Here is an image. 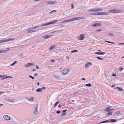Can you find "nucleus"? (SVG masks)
<instances>
[{"mask_svg":"<svg viewBox=\"0 0 124 124\" xmlns=\"http://www.w3.org/2000/svg\"><path fill=\"white\" fill-rule=\"evenodd\" d=\"M109 13V12H97L96 13H91L90 14V15H108Z\"/></svg>","mask_w":124,"mask_h":124,"instance_id":"obj_1","label":"nucleus"},{"mask_svg":"<svg viewBox=\"0 0 124 124\" xmlns=\"http://www.w3.org/2000/svg\"><path fill=\"white\" fill-rule=\"evenodd\" d=\"M58 21V20H55L53 21H51L50 22H48L46 23L42 24L41 25V26H47L50 24H54Z\"/></svg>","mask_w":124,"mask_h":124,"instance_id":"obj_2","label":"nucleus"},{"mask_svg":"<svg viewBox=\"0 0 124 124\" xmlns=\"http://www.w3.org/2000/svg\"><path fill=\"white\" fill-rule=\"evenodd\" d=\"M14 39V38H10L8 39H2L0 40V43H1L4 42H7L8 41H10L12 40H13Z\"/></svg>","mask_w":124,"mask_h":124,"instance_id":"obj_3","label":"nucleus"},{"mask_svg":"<svg viewBox=\"0 0 124 124\" xmlns=\"http://www.w3.org/2000/svg\"><path fill=\"white\" fill-rule=\"evenodd\" d=\"M1 80H3L5 79L9 78H13L12 77L9 76H8L5 75H2V77H1Z\"/></svg>","mask_w":124,"mask_h":124,"instance_id":"obj_4","label":"nucleus"},{"mask_svg":"<svg viewBox=\"0 0 124 124\" xmlns=\"http://www.w3.org/2000/svg\"><path fill=\"white\" fill-rule=\"evenodd\" d=\"M78 38V39L80 40H83L84 38V35L80 34Z\"/></svg>","mask_w":124,"mask_h":124,"instance_id":"obj_5","label":"nucleus"},{"mask_svg":"<svg viewBox=\"0 0 124 124\" xmlns=\"http://www.w3.org/2000/svg\"><path fill=\"white\" fill-rule=\"evenodd\" d=\"M34 65L35 64L34 62H33V63H28L26 64H25L24 65V66L26 67H28L31 65Z\"/></svg>","mask_w":124,"mask_h":124,"instance_id":"obj_6","label":"nucleus"},{"mask_svg":"<svg viewBox=\"0 0 124 124\" xmlns=\"http://www.w3.org/2000/svg\"><path fill=\"white\" fill-rule=\"evenodd\" d=\"M69 70V69H67L64 70L61 73L62 74H63V75L66 74H67Z\"/></svg>","mask_w":124,"mask_h":124,"instance_id":"obj_7","label":"nucleus"},{"mask_svg":"<svg viewBox=\"0 0 124 124\" xmlns=\"http://www.w3.org/2000/svg\"><path fill=\"white\" fill-rule=\"evenodd\" d=\"M3 118L4 119L7 120H9L10 119V116L8 115H4L3 116Z\"/></svg>","mask_w":124,"mask_h":124,"instance_id":"obj_8","label":"nucleus"},{"mask_svg":"<svg viewBox=\"0 0 124 124\" xmlns=\"http://www.w3.org/2000/svg\"><path fill=\"white\" fill-rule=\"evenodd\" d=\"M101 25V24L100 23H96L93 24L91 25V26L93 27H95L97 26H99Z\"/></svg>","mask_w":124,"mask_h":124,"instance_id":"obj_9","label":"nucleus"},{"mask_svg":"<svg viewBox=\"0 0 124 124\" xmlns=\"http://www.w3.org/2000/svg\"><path fill=\"white\" fill-rule=\"evenodd\" d=\"M5 100L8 102H14L15 101V100L14 99L10 100L8 98L5 99Z\"/></svg>","mask_w":124,"mask_h":124,"instance_id":"obj_10","label":"nucleus"},{"mask_svg":"<svg viewBox=\"0 0 124 124\" xmlns=\"http://www.w3.org/2000/svg\"><path fill=\"white\" fill-rule=\"evenodd\" d=\"M92 64V63L91 62H88L86 63L85 64V68H88L89 67V65H91Z\"/></svg>","mask_w":124,"mask_h":124,"instance_id":"obj_11","label":"nucleus"},{"mask_svg":"<svg viewBox=\"0 0 124 124\" xmlns=\"http://www.w3.org/2000/svg\"><path fill=\"white\" fill-rule=\"evenodd\" d=\"M110 108V107H108L106 108V109L104 110V111L110 112L114 110L113 109H109Z\"/></svg>","mask_w":124,"mask_h":124,"instance_id":"obj_12","label":"nucleus"},{"mask_svg":"<svg viewBox=\"0 0 124 124\" xmlns=\"http://www.w3.org/2000/svg\"><path fill=\"white\" fill-rule=\"evenodd\" d=\"M113 13H120L121 12L120 10L113 9Z\"/></svg>","mask_w":124,"mask_h":124,"instance_id":"obj_13","label":"nucleus"},{"mask_svg":"<svg viewBox=\"0 0 124 124\" xmlns=\"http://www.w3.org/2000/svg\"><path fill=\"white\" fill-rule=\"evenodd\" d=\"M47 3L48 4H51L53 5L54 4H56L57 2L56 1H50L47 2Z\"/></svg>","mask_w":124,"mask_h":124,"instance_id":"obj_14","label":"nucleus"},{"mask_svg":"<svg viewBox=\"0 0 124 124\" xmlns=\"http://www.w3.org/2000/svg\"><path fill=\"white\" fill-rule=\"evenodd\" d=\"M95 54H97L98 55H103L105 54V53L104 52H97L94 53Z\"/></svg>","mask_w":124,"mask_h":124,"instance_id":"obj_15","label":"nucleus"},{"mask_svg":"<svg viewBox=\"0 0 124 124\" xmlns=\"http://www.w3.org/2000/svg\"><path fill=\"white\" fill-rule=\"evenodd\" d=\"M74 18L75 20H78L79 19H82L85 18L84 17H75Z\"/></svg>","mask_w":124,"mask_h":124,"instance_id":"obj_16","label":"nucleus"},{"mask_svg":"<svg viewBox=\"0 0 124 124\" xmlns=\"http://www.w3.org/2000/svg\"><path fill=\"white\" fill-rule=\"evenodd\" d=\"M38 104H37L35 108V111H34V114H37V111H38L37 109L38 108Z\"/></svg>","mask_w":124,"mask_h":124,"instance_id":"obj_17","label":"nucleus"},{"mask_svg":"<svg viewBox=\"0 0 124 124\" xmlns=\"http://www.w3.org/2000/svg\"><path fill=\"white\" fill-rule=\"evenodd\" d=\"M53 36L52 35H50V36H49L48 35H45L44 37L43 38L44 39H47L49 38L51 36Z\"/></svg>","mask_w":124,"mask_h":124,"instance_id":"obj_18","label":"nucleus"},{"mask_svg":"<svg viewBox=\"0 0 124 124\" xmlns=\"http://www.w3.org/2000/svg\"><path fill=\"white\" fill-rule=\"evenodd\" d=\"M109 122V120H106L102 121L100 123V124H101L104 123Z\"/></svg>","mask_w":124,"mask_h":124,"instance_id":"obj_19","label":"nucleus"},{"mask_svg":"<svg viewBox=\"0 0 124 124\" xmlns=\"http://www.w3.org/2000/svg\"><path fill=\"white\" fill-rule=\"evenodd\" d=\"M53 77L55 78L56 79H58L59 78H60V77L59 76L57 75H54L53 76Z\"/></svg>","mask_w":124,"mask_h":124,"instance_id":"obj_20","label":"nucleus"},{"mask_svg":"<svg viewBox=\"0 0 124 124\" xmlns=\"http://www.w3.org/2000/svg\"><path fill=\"white\" fill-rule=\"evenodd\" d=\"M116 88H117L120 91H121L122 92L123 91V89H122L121 87H116Z\"/></svg>","mask_w":124,"mask_h":124,"instance_id":"obj_21","label":"nucleus"},{"mask_svg":"<svg viewBox=\"0 0 124 124\" xmlns=\"http://www.w3.org/2000/svg\"><path fill=\"white\" fill-rule=\"evenodd\" d=\"M109 122H116L117 120L115 119H109Z\"/></svg>","mask_w":124,"mask_h":124,"instance_id":"obj_22","label":"nucleus"},{"mask_svg":"<svg viewBox=\"0 0 124 124\" xmlns=\"http://www.w3.org/2000/svg\"><path fill=\"white\" fill-rule=\"evenodd\" d=\"M36 91L37 92H41L42 91V89H41V88H39L37 89L36 90Z\"/></svg>","mask_w":124,"mask_h":124,"instance_id":"obj_23","label":"nucleus"},{"mask_svg":"<svg viewBox=\"0 0 124 124\" xmlns=\"http://www.w3.org/2000/svg\"><path fill=\"white\" fill-rule=\"evenodd\" d=\"M56 47L57 46H52L50 48V50H51L52 49Z\"/></svg>","mask_w":124,"mask_h":124,"instance_id":"obj_24","label":"nucleus"},{"mask_svg":"<svg viewBox=\"0 0 124 124\" xmlns=\"http://www.w3.org/2000/svg\"><path fill=\"white\" fill-rule=\"evenodd\" d=\"M96 9V12L100 11H102V9L100 8H98L97 9Z\"/></svg>","mask_w":124,"mask_h":124,"instance_id":"obj_25","label":"nucleus"},{"mask_svg":"<svg viewBox=\"0 0 124 124\" xmlns=\"http://www.w3.org/2000/svg\"><path fill=\"white\" fill-rule=\"evenodd\" d=\"M88 11L89 12L93 11L94 12H96V9H91L88 10Z\"/></svg>","mask_w":124,"mask_h":124,"instance_id":"obj_26","label":"nucleus"},{"mask_svg":"<svg viewBox=\"0 0 124 124\" xmlns=\"http://www.w3.org/2000/svg\"><path fill=\"white\" fill-rule=\"evenodd\" d=\"M57 11V10H52L49 13L50 14H51L53 13H54L55 12H56Z\"/></svg>","mask_w":124,"mask_h":124,"instance_id":"obj_27","label":"nucleus"},{"mask_svg":"<svg viewBox=\"0 0 124 124\" xmlns=\"http://www.w3.org/2000/svg\"><path fill=\"white\" fill-rule=\"evenodd\" d=\"M120 111H117L116 112L114 113L115 115H115H118V114H119L120 113Z\"/></svg>","mask_w":124,"mask_h":124,"instance_id":"obj_28","label":"nucleus"},{"mask_svg":"<svg viewBox=\"0 0 124 124\" xmlns=\"http://www.w3.org/2000/svg\"><path fill=\"white\" fill-rule=\"evenodd\" d=\"M17 61H15L14 62L12 63L10 65L11 66H13L15 64H16Z\"/></svg>","mask_w":124,"mask_h":124,"instance_id":"obj_29","label":"nucleus"},{"mask_svg":"<svg viewBox=\"0 0 124 124\" xmlns=\"http://www.w3.org/2000/svg\"><path fill=\"white\" fill-rule=\"evenodd\" d=\"M85 86H86L91 87L92 86V85L91 84L89 83V84H86L85 85Z\"/></svg>","mask_w":124,"mask_h":124,"instance_id":"obj_30","label":"nucleus"},{"mask_svg":"<svg viewBox=\"0 0 124 124\" xmlns=\"http://www.w3.org/2000/svg\"><path fill=\"white\" fill-rule=\"evenodd\" d=\"M60 102V101H57L56 102L55 104H54V107H55L58 104V103Z\"/></svg>","mask_w":124,"mask_h":124,"instance_id":"obj_31","label":"nucleus"},{"mask_svg":"<svg viewBox=\"0 0 124 124\" xmlns=\"http://www.w3.org/2000/svg\"><path fill=\"white\" fill-rule=\"evenodd\" d=\"M70 21V20H67L63 21L62 22V23H66V22H69Z\"/></svg>","mask_w":124,"mask_h":124,"instance_id":"obj_32","label":"nucleus"},{"mask_svg":"<svg viewBox=\"0 0 124 124\" xmlns=\"http://www.w3.org/2000/svg\"><path fill=\"white\" fill-rule=\"evenodd\" d=\"M39 27V26H35L34 27H33L31 28L30 29H35L37 27Z\"/></svg>","mask_w":124,"mask_h":124,"instance_id":"obj_33","label":"nucleus"},{"mask_svg":"<svg viewBox=\"0 0 124 124\" xmlns=\"http://www.w3.org/2000/svg\"><path fill=\"white\" fill-rule=\"evenodd\" d=\"M34 99V98L33 97H32L30 98H29L28 99V100L30 101H33Z\"/></svg>","mask_w":124,"mask_h":124,"instance_id":"obj_34","label":"nucleus"},{"mask_svg":"<svg viewBox=\"0 0 124 124\" xmlns=\"http://www.w3.org/2000/svg\"><path fill=\"white\" fill-rule=\"evenodd\" d=\"M33 31L32 30H28L26 32L27 33H30V32H33Z\"/></svg>","mask_w":124,"mask_h":124,"instance_id":"obj_35","label":"nucleus"},{"mask_svg":"<svg viewBox=\"0 0 124 124\" xmlns=\"http://www.w3.org/2000/svg\"><path fill=\"white\" fill-rule=\"evenodd\" d=\"M112 114V112H108L106 114V115L107 116L108 115H111Z\"/></svg>","mask_w":124,"mask_h":124,"instance_id":"obj_36","label":"nucleus"},{"mask_svg":"<svg viewBox=\"0 0 124 124\" xmlns=\"http://www.w3.org/2000/svg\"><path fill=\"white\" fill-rule=\"evenodd\" d=\"M95 57L97 58L99 60H103L104 59H103L99 57Z\"/></svg>","mask_w":124,"mask_h":124,"instance_id":"obj_37","label":"nucleus"},{"mask_svg":"<svg viewBox=\"0 0 124 124\" xmlns=\"http://www.w3.org/2000/svg\"><path fill=\"white\" fill-rule=\"evenodd\" d=\"M78 52V51L77 50H73L71 51V52L72 53H73L74 52Z\"/></svg>","mask_w":124,"mask_h":124,"instance_id":"obj_38","label":"nucleus"},{"mask_svg":"<svg viewBox=\"0 0 124 124\" xmlns=\"http://www.w3.org/2000/svg\"><path fill=\"white\" fill-rule=\"evenodd\" d=\"M108 35H109V36H114V34H113V33H109V34Z\"/></svg>","mask_w":124,"mask_h":124,"instance_id":"obj_39","label":"nucleus"},{"mask_svg":"<svg viewBox=\"0 0 124 124\" xmlns=\"http://www.w3.org/2000/svg\"><path fill=\"white\" fill-rule=\"evenodd\" d=\"M29 77L30 78H31L32 79H34L35 78L34 77L30 75H29Z\"/></svg>","mask_w":124,"mask_h":124,"instance_id":"obj_40","label":"nucleus"},{"mask_svg":"<svg viewBox=\"0 0 124 124\" xmlns=\"http://www.w3.org/2000/svg\"><path fill=\"white\" fill-rule=\"evenodd\" d=\"M70 21H73L75 20L74 18H72L70 20Z\"/></svg>","mask_w":124,"mask_h":124,"instance_id":"obj_41","label":"nucleus"},{"mask_svg":"<svg viewBox=\"0 0 124 124\" xmlns=\"http://www.w3.org/2000/svg\"><path fill=\"white\" fill-rule=\"evenodd\" d=\"M5 51H6L3 50H0V54L4 53L5 52Z\"/></svg>","mask_w":124,"mask_h":124,"instance_id":"obj_42","label":"nucleus"},{"mask_svg":"<svg viewBox=\"0 0 124 124\" xmlns=\"http://www.w3.org/2000/svg\"><path fill=\"white\" fill-rule=\"evenodd\" d=\"M112 76L113 77H115V76H116V74L114 73V74H112Z\"/></svg>","mask_w":124,"mask_h":124,"instance_id":"obj_43","label":"nucleus"},{"mask_svg":"<svg viewBox=\"0 0 124 124\" xmlns=\"http://www.w3.org/2000/svg\"><path fill=\"white\" fill-rule=\"evenodd\" d=\"M102 31V30L101 29H99L96 30V31Z\"/></svg>","mask_w":124,"mask_h":124,"instance_id":"obj_44","label":"nucleus"},{"mask_svg":"<svg viewBox=\"0 0 124 124\" xmlns=\"http://www.w3.org/2000/svg\"><path fill=\"white\" fill-rule=\"evenodd\" d=\"M66 114V112L64 113H62L61 115V116H64V115H65Z\"/></svg>","mask_w":124,"mask_h":124,"instance_id":"obj_45","label":"nucleus"},{"mask_svg":"<svg viewBox=\"0 0 124 124\" xmlns=\"http://www.w3.org/2000/svg\"><path fill=\"white\" fill-rule=\"evenodd\" d=\"M118 45H124V43H118Z\"/></svg>","mask_w":124,"mask_h":124,"instance_id":"obj_46","label":"nucleus"},{"mask_svg":"<svg viewBox=\"0 0 124 124\" xmlns=\"http://www.w3.org/2000/svg\"><path fill=\"white\" fill-rule=\"evenodd\" d=\"M41 88L42 89V91L43 90H44L46 89V87L45 86H43Z\"/></svg>","mask_w":124,"mask_h":124,"instance_id":"obj_47","label":"nucleus"},{"mask_svg":"<svg viewBox=\"0 0 124 124\" xmlns=\"http://www.w3.org/2000/svg\"><path fill=\"white\" fill-rule=\"evenodd\" d=\"M109 12H111V13H113V9L109 10Z\"/></svg>","mask_w":124,"mask_h":124,"instance_id":"obj_48","label":"nucleus"},{"mask_svg":"<svg viewBox=\"0 0 124 124\" xmlns=\"http://www.w3.org/2000/svg\"><path fill=\"white\" fill-rule=\"evenodd\" d=\"M61 111H58L56 112V113L57 114H59L61 113Z\"/></svg>","mask_w":124,"mask_h":124,"instance_id":"obj_49","label":"nucleus"},{"mask_svg":"<svg viewBox=\"0 0 124 124\" xmlns=\"http://www.w3.org/2000/svg\"><path fill=\"white\" fill-rule=\"evenodd\" d=\"M67 111V110L66 109H65L64 110H62V112L64 113V112H65L66 111Z\"/></svg>","mask_w":124,"mask_h":124,"instance_id":"obj_50","label":"nucleus"},{"mask_svg":"<svg viewBox=\"0 0 124 124\" xmlns=\"http://www.w3.org/2000/svg\"><path fill=\"white\" fill-rule=\"evenodd\" d=\"M71 8L72 9L74 8V6L73 4H71Z\"/></svg>","mask_w":124,"mask_h":124,"instance_id":"obj_51","label":"nucleus"},{"mask_svg":"<svg viewBox=\"0 0 124 124\" xmlns=\"http://www.w3.org/2000/svg\"><path fill=\"white\" fill-rule=\"evenodd\" d=\"M51 61L52 62H55V61L54 59H51Z\"/></svg>","mask_w":124,"mask_h":124,"instance_id":"obj_52","label":"nucleus"},{"mask_svg":"<svg viewBox=\"0 0 124 124\" xmlns=\"http://www.w3.org/2000/svg\"><path fill=\"white\" fill-rule=\"evenodd\" d=\"M5 93L1 91H0V95L4 93Z\"/></svg>","mask_w":124,"mask_h":124,"instance_id":"obj_53","label":"nucleus"},{"mask_svg":"<svg viewBox=\"0 0 124 124\" xmlns=\"http://www.w3.org/2000/svg\"><path fill=\"white\" fill-rule=\"evenodd\" d=\"M123 69V68L122 67H120L119 68V70L120 71H121Z\"/></svg>","mask_w":124,"mask_h":124,"instance_id":"obj_54","label":"nucleus"},{"mask_svg":"<svg viewBox=\"0 0 124 124\" xmlns=\"http://www.w3.org/2000/svg\"><path fill=\"white\" fill-rule=\"evenodd\" d=\"M36 67L37 69H38L39 68V67L37 65H36Z\"/></svg>","mask_w":124,"mask_h":124,"instance_id":"obj_55","label":"nucleus"},{"mask_svg":"<svg viewBox=\"0 0 124 124\" xmlns=\"http://www.w3.org/2000/svg\"><path fill=\"white\" fill-rule=\"evenodd\" d=\"M37 75V73L34 74V76L35 77Z\"/></svg>","mask_w":124,"mask_h":124,"instance_id":"obj_56","label":"nucleus"},{"mask_svg":"<svg viewBox=\"0 0 124 124\" xmlns=\"http://www.w3.org/2000/svg\"><path fill=\"white\" fill-rule=\"evenodd\" d=\"M109 43H111V44H114L115 43L109 41Z\"/></svg>","mask_w":124,"mask_h":124,"instance_id":"obj_57","label":"nucleus"},{"mask_svg":"<svg viewBox=\"0 0 124 124\" xmlns=\"http://www.w3.org/2000/svg\"><path fill=\"white\" fill-rule=\"evenodd\" d=\"M56 31H53L52 32V34L54 33Z\"/></svg>","mask_w":124,"mask_h":124,"instance_id":"obj_58","label":"nucleus"},{"mask_svg":"<svg viewBox=\"0 0 124 124\" xmlns=\"http://www.w3.org/2000/svg\"><path fill=\"white\" fill-rule=\"evenodd\" d=\"M61 106L59 104L58 106V107L59 108H60L61 107Z\"/></svg>","mask_w":124,"mask_h":124,"instance_id":"obj_59","label":"nucleus"},{"mask_svg":"<svg viewBox=\"0 0 124 124\" xmlns=\"http://www.w3.org/2000/svg\"><path fill=\"white\" fill-rule=\"evenodd\" d=\"M3 105V104H0V107Z\"/></svg>","mask_w":124,"mask_h":124,"instance_id":"obj_60","label":"nucleus"},{"mask_svg":"<svg viewBox=\"0 0 124 124\" xmlns=\"http://www.w3.org/2000/svg\"><path fill=\"white\" fill-rule=\"evenodd\" d=\"M81 79L83 80H85V78H81Z\"/></svg>","mask_w":124,"mask_h":124,"instance_id":"obj_61","label":"nucleus"},{"mask_svg":"<svg viewBox=\"0 0 124 124\" xmlns=\"http://www.w3.org/2000/svg\"><path fill=\"white\" fill-rule=\"evenodd\" d=\"M105 41L106 42H108V43H109V41H107V40Z\"/></svg>","mask_w":124,"mask_h":124,"instance_id":"obj_62","label":"nucleus"},{"mask_svg":"<svg viewBox=\"0 0 124 124\" xmlns=\"http://www.w3.org/2000/svg\"><path fill=\"white\" fill-rule=\"evenodd\" d=\"M34 1H39V0H34Z\"/></svg>","mask_w":124,"mask_h":124,"instance_id":"obj_63","label":"nucleus"},{"mask_svg":"<svg viewBox=\"0 0 124 124\" xmlns=\"http://www.w3.org/2000/svg\"><path fill=\"white\" fill-rule=\"evenodd\" d=\"M114 86H115V85H112L111 86V87H113Z\"/></svg>","mask_w":124,"mask_h":124,"instance_id":"obj_64","label":"nucleus"}]
</instances>
